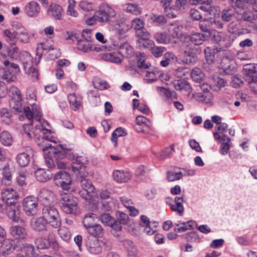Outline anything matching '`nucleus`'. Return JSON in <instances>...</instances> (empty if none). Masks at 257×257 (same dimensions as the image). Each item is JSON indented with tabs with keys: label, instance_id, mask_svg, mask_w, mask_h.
<instances>
[{
	"label": "nucleus",
	"instance_id": "c9c22d12",
	"mask_svg": "<svg viewBox=\"0 0 257 257\" xmlns=\"http://www.w3.org/2000/svg\"><path fill=\"white\" fill-rule=\"evenodd\" d=\"M195 98L200 102H203L206 103L210 102L212 99L211 93H204L203 92L196 93L194 95Z\"/></svg>",
	"mask_w": 257,
	"mask_h": 257
},
{
	"label": "nucleus",
	"instance_id": "c756f323",
	"mask_svg": "<svg viewBox=\"0 0 257 257\" xmlns=\"http://www.w3.org/2000/svg\"><path fill=\"white\" fill-rule=\"evenodd\" d=\"M204 51L206 62L208 64L213 63L215 60V55L217 53V51L215 49L206 47Z\"/></svg>",
	"mask_w": 257,
	"mask_h": 257
},
{
	"label": "nucleus",
	"instance_id": "c03bdc74",
	"mask_svg": "<svg viewBox=\"0 0 257 257\" xmlns=\"http://www.w3.org/2000/svg\"><path fill=\"white\" fill-rule=\"evenodd\" d=\"M77 48L84 53L91 52L92 50L91 44L87 43L83 40H78L77 43Z\"/></svg>",
	"mask_w": 257,
	"mask_h": 257
},
{
	"label": "nucleus",
	"instance_id": "09e8293b",
	"mask_svg": "<svg viewBox=\"0 0 257 257\" xmlns=\"http://www.w3.org/2000/svg\"><path fill=\"white\" fill-rule=\"evenodd\" d=\"M187 242H193L199 240V236L198 233L195 231L189 232L182 235Z\"/></svg>",
	"mask_w": 257,
	"mask_h": 257
},
{
	"label": "nucleus",
	"instance_id": "052dcab7",
	"mask_svg": "<svg viewBox=\"0 0 257 257\" xmlns=\"http://www.w3.org/2000/svg\"><path fill=\"white\" fill-rule=\"evenodd\" d=\"M136 35L141 40H148L150 37V33L145 28L137 31Z\"/></svg>",
	"mask_w": 257,
	"mask_h": 257
},
{
	"label": "nucleus",
	"instance_id": "f3484780",
	"mask_svg": "<svg viewBox=\"0 0 257 257\" xmlns=\"http://www.w3.org/2000/svg\"><path fill=\"white\" fill-rule=\"evenodd\" d=\"M85 244L88 251L92 254H97L102 251V247L97 238L88 237Z\"/></svg>",
	"mask_w": 257,
	"mask_h": 257
},
{
	"label": "nucleus",
	"instance_id": "0e129e2a",
	"mask_svg": "<svg viewBox=\"0 0 257 257\" xmlns=\"http://www.w3.org/2000/svg\"><path fill=\"white\" fill-rule=\"evenodd\" d=\"M116 219L123 225H125L128 223L129 217L128 215L122 212L117 211L116 213Z\"/></svg>",
	"mask_w": 257,
	"mask_h": 257
},
{
	"label": "nucleus",
	"instance_id": "c85d7f7f",
	"mask_svg": "<svg viewBox=\"0 0 257 257\" xmlns=\"http://www.w3.org/2000/svg\"><path fill=\"white\" fill-rule=\"evenodd\" d=\"M23 250L26 257H39V253L36 252L35 246L33 244H25Z\"/></svg>",
	"mask_w": 257,
	"mask_h": 257
},
{
	"label": "nucleus",
	"instance_id": "4c0bfd02",
	"mask_svg": "<svg viewBox=\"0 0 257 257\" xmlns=\"http://www.w3.org/2000/svg\"><path fill=\"white\" fill-rule=\"evenodd\" d=\"M4 35L5 40L11 45H14L17 40V35H16V31L15 32H12L9 30H6L4 31Z\"/></svg>",
	"mask_w": 257,
	"mask_h": 257
},
{
	"label": "nucleus",
	"instance_id": "a18cd8bd",
	"mask_svg": "<svg viewBox=\"0 0 257 257\" xmlns=\"http://www.w3.org/2000/svg\"><path fill=\"white\" fill-rule=\"evenodd\" d=\"M157 91L160 93V94L163 97H165L166 98L169 99L172 97H176V94L175 92L170 91L169 89L163 87H157Z\"/></svg>",
	"mask_w": 257,
	"mask_h": 257
},
{
	"label": "nucleus",
	"instance_id": "37998d69",
	"mask_svg": "<svg viewBox=\"0 0 257 257\" xmlns=\"http://www.w3.org/2000/svg\"><path fill=\"white\" fill-rule=\"evenodd\" d=\"M2 121L7 125L12 123V114L7 109L3 108L0 113Z\"/></svg>",
	"mask_w": 257,
	"mask_h": 257
},
{
	"label": "nucleus",
	"instance_id": "393cba45",
	"mask_svg": "<svg viewBox=\"0 0 257 257\" xmlns=\"http://www.w3.org/2000/svg\"><path fill=\"white\" fill-rule=\"evenodd\" d=\"M31 159V155L27 152L20 153L16 157V162L21 167L27 166L30 162Z\"/></svg>",
	"mask_w": 257,
	"mask_h": 257
},
{
	"label": "nucleus",
	"instance_id": "6ab92c4d",
	"mask_svg": "<svg viewBox=\"0 0 257 257\" xmlns=\"http://www.w3.org/2000/svg\"><path fill=\"white\" fill-rule=\"evenodd\" d=\"M40 11V6L38 3L35 1H32L27 3L25 7V11L26 14L31 18L38 17Z\"/></svg>",
	"mask_w": 257,
	"mask_h": 257
},
{
	"label": "nucleus",
	"instance_id": "f8f14e48",
	"mask_svg": "<svg viewBox=\"0 0 257 257\" xmlns=\"http://www.w3.org/2000/svg\"><path fill=\"white\" fill-rule=\"evenodd\" d=\"M125 51L128 57H131L133 55L135 56L138 68L140 69H148L149 68L150 64L145 62V55L144 53L141 52L135 53L134 48L131 46H127L125 48Z\"/></svg>",
	"mask_w": 257,
	"mask_h": 257
},
{
	"label": "nucleus",
	"instance_id": "4be33fe9",
	"mask_svg": "<svg viewBox=\"0 0 257 257\" xmlns=\"http://www.w3.org/2000/svg\"><path fill=\"white\" fill-rule=\"evenodd\" d=\"M113 180L118 183L127 182L130 180L131 175L127 171L116 170L112 174Z\"/></svg>",
	"mask_w": 257,
	"mask_h": 257
},
{
	"label": "nucleus",
	"instance_id": "6e6d98bb",
	"mask_svg": "<svg viewBox=\"0 0 257 257\" xmlns=\"http://www.w3.org/2000/svg\"><path fill=\"white\" fill-rule=\"evenodd\" d=\"M182 27L174 26L169 28L170 34L174 38H179L182 36Z\"/></svg>",
	"mask_w": 257,
	"mask_h": 257
},
{
	"label": "nucleus",
	"instance_id": "473e14b6",
	"mask_svg": "<svg viewBox=\"0 0 257 257\" xmlns=\"http://www.w3.org/2000/svg\"><path fill=\"white\" fill-rule=\"evenodd\" d=\"M126 135V133L125 132L124 130L121 127H118L116 128L111 134V140L112 143H113L115 147H117V138L119 137H123Z\"/></svg>",
	"mask_w": 257,
	"mask_h": 257
},
{
	"label": "nucleus",
	"instance_id": "412c9836",
	"mask_svg": "<svg viewBox=\"0 0 257 257\" xmlns=\"http://www.w3.org/2000/svg\"><path fill=\"white\" fill-rule=\"evenodd\" d=\"M189 1L192 5L201 3V6L199 7L200 10L208 13L211 16L214 15L213 8L211 6L212 0H189Z\"/></svg>",
	"mask_w": 257,
	"mask_h": 257
},
{
	"label": "nucleus",
	"instance_id": "338daca9",
	"mask_svg": "<svg viewBox=\"0 0 257 257\" xmlns=\"http://www.w3.org/2000/svg\"><path fill=\"white\" fill-rule=\"evenodd\" d=\"M231 145V139L227 138V142L226 143H223L221 145L220 150V154L222 155H226L229 151Z\"/></svg>",
	"mask_w": 257,
	"mask_h": 257
},
{
	"label": "nucleus",
	"instance_id": "79ce46f5",
	"mask_svg": "<svg viewBox=\"0 0 257 257\" xmlns=\"http://www.w3.org/2000/svg\"><path fill=\"white\" fill-rule=\"evenodd\" d=\"M58 229V234L61 238L65 241H68L71 238V233L69 229L65 227Z\"/></svg>",
	"mask_w": 257,
	"mask_h": 257
},
{
	"label": "nucleus",
	"instance_id": "a19ab883",
	"mask_svg": "<svg viewBox=\"0 0 257 257\" xmlns=\"http://www.w3.org/2000/svg\"><path fill=\"white\" fill-rule=\"evenodd\" d=\"M63 176L67 177L66 182L62 181L61 182H58L57 180L55 181V183L57 186H60L61 188L65 190H68L70 188V185L71 183V177L68 173H64Z\"/></svg>",
	"mask_w": 257,
	"mask_h": 257
},
{
	"label": "nucleus",
	"instance_id": "dca6fc26",
	"mask_svg": "<svg viewBox=\"0 0 257 257\" xmlns=\"http://www.w3.org/2000/svg\"><path fill=\"white\" fill-rule=\"evenodd\" d=\"M83 177H81L80 181L82 190L80 191V193L84 199L87 200L91 197V194L94 192L95 187L91 181L84 178Z\"/></svg>",
	"mask_w": 257,
	"mask_h": 257
},
{
	"label": "nucleus",
	"instance_id": "f257e3e1",
	"mask_svg": "<svg viewBox=\"0 0 257 257\" xmlns=\"http://www.w3.org/2000/svg\"><path fill=\"white\" fill-rule=\"evenodd\" d=\"M2 199L5 203L6 211L8 217L14 222H18L20 219V210L16 205L19 198L18 193L13 188L3 189Z\"/></svg>",
	"mask_w": 257,
	"mask_h": 257
},
{
	"label": "nucleus",
	"instance_id": "6e6552de",
	"mask_svg": "<svg viewBox=\"0 0 257 257\" xmlns=\"http://www.w3.org/2000/svg\"><path fill=\"white\" fill-rule=\"evenodd\" d=\"M186 201L185 195H182L181 197L176 196L174 199L171 197L165 198V203L170 207V209L180 216H183L184 212L183 203Z\"/></svg>",
	"mask_w": 257,
	"mask_h": 257
},
{
	"label": "nucleus",
	"instance_id": "f704fd0d",
	"mask_svg": "<svg viewBox=\"0 0 257 257\" xmlns=\"http://www.w3.org/2000/svg\"><path fill=\"white\" fill-rule=\"evenodd\" d=\"M174 151V146L166 148L163 151L159 153H156V157L160 160H165L169 158L173 154Z\"/></svg>",
	"mask_w": 257,
	"mask_h": 257
},
{
	"label": "nucleus",
	"instance_id": "cd10ccee",
	"mask_svg": "<svg viewBox=\"0 0 257 257\" xmlns=\"http://www.w3.org/2000/svg\"><path fill=\"white\" fill-rule=\"evenodd\" d=\"M89 234L92 236V237H100L103 234V228L100 224H95L86 229Z\"/></svg>",
	"mask_w": 257,
	"mask_h": 257
},
{
	"label": "nucleus",
	"instance_id": "2f4dec72",
	"mask_svg": "<svg viewBox=\"0 0 257 257\" xmlns=\"http://www.w3.org/2000/svg\"><path fill=\"white\" fill-rule=\"evenodd\" d=\"M50 10L53 17L56 20H61L63 9L60 5L54 4L50 6Z\"/></svg>",
	"mask_w": 257,
	"mask_h": 257
},
{
	"label": "nucleus",
	"instance_id": "aec40b11",
	"mask_svg": "<svg viewBox=\"0 0 257 257\" xmlns=\"http://www.w3.org/2000/svg\"><path fill=\"white\" fill-rule=\"evenodd\" d=\"M11 235L16 239H25L28 236L27 231L24 226L13 225L10 228Z\"/></svg>",
	"mask_w": 257,
	"mask_h": 257
},
{
	"label": "nucleus",
	"instance_id": "e2e57ef3",
	"mask_svg": "<svg viewBox=\"0 0 257 257\" xmlns=\"http://www.w3.org/2000/svg\"><path fill=\"white\" fill-rule=\"evenodd\" d=\"M182 176L183 174L181 172L174 173L172 171H168L167 172V179L170 182L180 180L182 178Z\"/></svg>",
	"mask_w": 257,
	"mask_h": 257
},
{
	"label": "nucleus",
	"instance_id": "49530a36",
	"mask_svg": "<svg viewBox=\"0 0 257 257\" xmlns=\"http://www.w3.org/2000/svg\"><path fill=\"white\" fill-rule=\"evenodd\" d=\"M76 2L74 0H69L67 10V14L71 17L76 18L78 13L75 10Z\"/></svg>",
	"mask_w": 257,
	"mask_h": 257
},
{
	"label": "nucleus",
	"instance_id": "5fc2aeb1",
	"mask_svg": "<svg viewBox=\"0 0 257 257\" xmlns=\"http://www.w3.org/2000/svg\"><path fill=\"white\" fill-rule=\"evenodd\" d=\"M234 15V10L232 9L223 10L221 13V18L226 22H229Z\"/></svg>",
	"mask_w": 257,
	"mask_h": 257
},
{
	"label": "nucleus",
	"instance_id": "9b49d317",
	"mask_svg": "<svg viewBox=\"0 0 257 257\" xmlns=\"http://www.w3.org/2000/svg\"><path fill=\"white\" fill-rule=\"evenodd\" d=\"M38 203L32 196L26 197L23 201V210L28 216L35 215L38 212Z\"/></svg>",
	"mask_w": 257,
	"mask_h": 257
},
{
	"label": "nucleus",
	"instance_id": "de8ad7c7",
	"mask_svg": "<svg viewBox=\"0 0 257 257\" xmlns=\"http://www.w3.org/2000/svg\"><path fill=\"white\" fill-rule=\"evenodd\" d=\"M213 84L214 87H216L217 88H215L213 90L217 91L220 88L224 87L226 85L227 82L220 77L217 76H213L212 78Z\"/></svg>",
	"mask_w": 257,
	"mask_h": 257
},
{
	"label": "nucleus",
	"instance_id": "0eeeda50",
	"mask_svg": "<svg viewBox=\"0 0 257 257\" xmlns=\"http://www.w3.org/2000/svg\"><path fill=\"white\" fill-rule=\"evenodd\" d=\"M35 244L37 249H48L52 247L55 250L59 248V244L52 231H49L46 237H39L35 240Z\"/></svg>",
	"mask_w": 257,
	"mask_h": 257
},
{
	"label": "nucleus",
	"instance_id": "13d9d810",
	"mask_svg": "<svg viewBox=\"0 0 257 257\" xmlns=\"http://www.w3.org/2000/svg\"><path fill=\"white\" fill-rule=\"evenodd\" d=\"M19 54V50L17 47L11 45L7 50V57L11 59H16Z\"/></svg>",
	"mask_w": 257,
	"mask_h": 257
},
{
	"label": "nucleus",
	"instance_id": "f03ea898",
	"mask_svg": "<svg viewBox=\"0 0 257 257\" xmlns=\"http://www.w3.org/2000/svg\"><path fill=\"white\" fill-rule=\"evenodd\" d=\"M209 38V34H203L195 33L190 35L184 36L183 38L182 48L184 49V54L185 56H188L186 59L185 63H188L191 62V57H193V54L199 53L200 50L199 48H195L196 46L202 45L204 42Z\"/></svg>",
	"mask_w": 257,
	"mask_h": 257
},
{
	"label": "nucleus",
	"instance_id": "58836bf2",
	"mask_svg": "<svg viewBox=\"0 0 257 257\" xmlns=\"http://www.w3.org/2000/svg\"><path fill=\"white\" fill-rule=\"evenodd\" d=\"M175 88L176 90L189 91L191 87L187 81L184 80H180L175 84Z\"/></svg>",
	"mask_w": 257,
	"mask_h": 257
},
{
	"label": "nucleus",
	"instance_id": "774afa93",
	"mask_svg": "<svg viewBox=\"0 0 257 257\" xmlns=\"http://www.w3.org/2000/svg\"><path fill=\"white\" fill-rule=\"evenodd\" d=\"M231 1L235 4L237 8L243 9L247 4H251L253 0H231Z\"/></svg>",
	"mask_w": 257,
	"mask_h": 257
},
{
	"label": "nucleus",
	"instance_id": "72a5a7b5",
	"mask_svg": "<svg viewBox=\"0 0 257 257\" xmlns=\"http://www.w3.org/2000/svg\"><path fill=\"white\" fill-rule=\"evenodd\" d=\"M16 35H17V40H19L22 43H27L30 41L29 34L23 28H20L18 31H16Z\"/></svg>",
	"mask_w": 257,
	"mask_h": 257
},
{
	"label": "nucleus",
	"instance_id": "7c9ffc66",
	"mask_svg": "<svg viewBox=\"0 0 257 257\" xmlns=\"http://www.w3.org/2000/svg\"><path fill=\"white\" fill-rule=\"evenodd\" d=\"M0 142L4 146H10L12 145L13 139L8 132L3 131L0 134Z\"/></svg>",
	"mask_w": 257,
	"mask_h": 257
},
{
	"label": "nucleus",
	"instance_id": "4468645a",
	"mask_svg": "<svg viewBox=\"0 0 257 257\" xmlns=\"http://www.w3.org/2000/svg\"><path fill=\"white\" fill-rule=\"evenodd\" d=\"M72 163V170L77 175L82 177L87 174L85 172V164L88 161L87 158L83 156H77Z\"/></svg>",
	"mask_w": 257,
	"mask_h": 257
},
{
	"label": "nucleus",
	"instance_id": "b1692460",
	"mask_svg": "<svg viewBox=\"0 0 257 257\" xmlns=\"http://www.w3.org/2000/svg\"><path fill=\"white\" fill-rule=\"evenodd\" d=\"M35 177L40 182H46L49 181L53 177L52 173L49 170L39 168L35 171Z\"/></svg>",
	"mask_w": 257,
	"mask_h": 257
},
{
	"label": "nucleus",
	"instance_id": "9d476101",
	"mask_svg": "<svg viewBox=\"0 0 257 257\" xmlns=\"http://www.w3.org/2000/svg\"><path fill=\"white\" fill-rule=\"evenodd\" d=\"M114 10L107 5L101 6L99 10L95 13L97 21L102 23L108 22L111 17L115 16Z\"/></svg>",
	"mask_w": 257,
	"mask_h": 257
},
{
	"label": "nucleus",
	"instance_id": "7ed1b4c3",
	"mask_svg": "<svg viewBox=\"0 0 257 257\" xmlns=\"http://www.w3.org/2000/svg\"><path fill=\"white\" fill-rule=\"evenodd\" d=\"M24 112L26 117L30 121H33V118H34L39 122V124L35 125L36 130H40V131H50L47 128L49 126L48 122L44 119H41L42 113L41 108L39 106L34 104L32 105V109L29 106L24 107Z\"/></svg>",
	"mask_w": 257,
	"mask_h": 257
},
{
	"label": "nucleus",
	"instance_id": "423d86ee",
	"mask_svg": "<svg viewBox=\"0 0 257 257\" xmlns=\"http://www.w3.org/2000/svg\"><path fill=\"white\" fill-rule=\"evenodd\" d=\"M59 204L62 210L66 214L76 215L80 213L77 201L70 194H62Z\"/></svg>",
	"mask_w": 257,
	"mask_h": 257
},
{
	"label": "nucleus",
	"instance_id": "1a4fd4ad",
	"mask_svg": "<svg viewBox=\"0 0 257 257\" xmlns=\"http://www.w3.org/2000/svg\"><path fill=\"white\" fill-rule=\"evenodd\" d=\"M3 63L6 67L4 70L3 79L8 82L15 81L17 79V74L20 72L18 65L14 63H10L8 60L4 61Z\"/></svg>",
	"mask_w": 257,
	"mask_h": 257
},
{
	"label": "nucleus",
	"instance_id": "603ef678",
	"mask_svg": "<svg viewBox=\"0 0 257 257\" xmlns=\"http://www.w3.org/2000/svg\"><path fill=\"white\" fill-rule=\"evenodd\" d=\"M136 123L138 126L144 124L146 127L151 128L152 124L151 121L146 118L145 116L142 115H139L136 118Z\"/></svg>",
	"mask_w": 257,
	"mask_h": 257
},
{
	"label": "nucleus",
	"instance_id": "ddd939ff",
	"mask_svg": "<svg viewBox=\"0 0 257 257\" xmlns=\"http://www.w3.org/2000/svg\"><path fill=\"white\" fill-rule=\"evenodd\" d=\"M25 59L23 60L21 58L22 63L24 69L28 68V74L31 77L33 81L37 80L38 79V70L35 67H31L33 63V59L30 53L26 52L25 53Z\"/></svg>",
	"mask_w": 257,
	"mask_h": 257
},
{
	"label": "nucleus",
	"instance_id": "a878e982",
	"mask_svg": "<svg viewBox=\"0 0 257 257\" xmlns=\"http://www.w3.org/2000/svg\"><path fill=\"white\" fill-rule=\"evenodd\" d=\"M97 218V215L93 213L89 212L86 214L82 221L85 229L95 224V221Z\"/></svg>",
	"mask_w": 257,
	"mask_h": 257
},
{
	"label": "nucleus",
	"instance_id": "69168bd1",
	"mask_svg": "<svg viewBox=\"0 0 257 257\" xmlns=\"http://www.w3.org/2000/svg\"><path fill=\"white\" fill-rule=\"evenodd\" d=\"M199 27L202 31L206 33L205 34H209V36L210 35V22L208 20L204 19L200 21Z\"/></svg>",
	"mask_w": 257,
	"mask_h": 257
},
{
	"label": "nucleus",
	"instance_id": "3c124183",
	"mask_svg": "<svg viewBox=\"0 0 257 257\" xmlns=\"http://www.w3.org/2000/svg\"><path fill=\"white\" fill-rule=\"evenodd\" d=\"M3 178L2 180V183L5 185H9L11 181V175L9 169L6 166L3 169Z\"/></svg>",
	"mask_w": 257,
	"mask_h": 257
},
{
	"label": "nucleus",
	"instance_id": "bf43d9fd",
	"mask_svg": "<svg viewBox=\"0 0 257 257\" xmlns=\"http://www.w3.org/2000/svg\"><path fill=\"white\" fill-rule=\"evenodd\" d=\"M132 27L137 31L143 29L144 27V22L143 20L140 18H136L132 21Z\"/></svg>",
	"mask_w": 257,
	"mask_h": 257
},
{
	"label": "nucleus",
	"instance_id": "a211bd4d",
	"mask_svg": "<svg viewBox=\"0 0 257 257\" xmlns=\"http://www.w3.org/2000/svg\"><path fill=\"white\" fill-rule=\"evenodd\" d=\"M48 222L42 216L35 218L31 222V226L33 230L38 232L47 231Z\"/></svg>",
	"mask_w": 257,
	"mask_h": 257
},
{
	"label": "nucleus",
	"instance_id": "5701e85b",
	"mask_svg": "<svg viewBox=\"0 0 257 257\" xmlns=\"http://www.w3.org/2000/svg\"><path fill=\"white\" fill-rule=\"evenodd\" d=\"M244 79L248 83L254 82L257 85V72L254 67H246L244 69Z\"/></svg>",
	"mask_w": 257,
	"mask_h": 257
},
{
	"label": "nucleus",
	"instance_id": "e433bc0d",
	"mask_svg": "<svg viewBox=\"0 0 257 257\" xmlns=\"http://www.w3.org/2000/svg\"><path fill=\"white\" fill-rule=\"evenodd\" d=\"M22 99L13 98L9 102L10 107L17 112H22L24 108L22 107Z\"/></svg>",
	"mask_w": 257,
	"mask_h": 257
},
{
	"label": "nucleus",
	"instance_id": "8fccbe9b",
	"mask_svg": "<svg viewBox=\"0 0 257 257\" xmlns=\"http://www.w3.org/2000/svg\"><path fill=\"white\" fill-rule=\"evenodd\" d=\"M137 44L138 47L141 49L151 48L152 49V48L154 45V41L150 40V38L148 40H138L137 41Z\"/></svg>",
	"mask_w": 257,
	"mask_h": 257
},
{
	"label": "nucleus",
	"instance_id": "2eb2a0df",
	"mask_svg": "<svg viewBox=\"0 0 257 257\" xmlns=\"http://www.w3.org/2000/svg\"><path fill=\"white\" fill-rule=\"evenodd\" d=\"M37 198L44 206L50 205V204L55 201V194L51 190L42 188L40 190Z\"/></svg>",
	"mask_w": 257,
	"mask_h": 257
},
{
	"label": "nucleus",
	"instance_id": "39448f33",
	"mask_svg": "<svg viewBox=\"0 0 257 257\" xmlns=\"http://www.w3.org/2000/svg\"><path fill=\"white\" fill-rule=\"evenodd\" d=\"M49 149H50L49 155L52 156L55 160H61L64 158L73 160L75 158V155L71 150L64 148L62 145H56L54 147H53L52 145H49L43 147L42 150L45 152Z\"/></svg>",
	"mask_w": 257,
	"mask_h": 257
},
{
	"label": "nucleus",
	"instance_id": "4d7b16f0",
	"mask_svg": "<svg viewBox=\"0 0 257 257\" xmlns=\"http://www.w3.org/2000/svg\"><path fill=\"white\" fill-rule=\"evenodd\" d=\"M158 74L159 77L161 76V73L159 74L157 71H147L146 77L148 78L146 79L147 83H152L155 82L157 80V77L156 75Z\"/></svg>",
	"mask_w": 257,
	"mask_h": 257
},
{
	"label": "nucleus",
	"instance_id": "ea45409f",
	"mask_svg": "<svg viewBox=\"0 0 257 257\" xmlns=\"http://www.w3.org/2000/svg\"><path fill=\"white\" fill-rule=\"evenodd\" d=\"M156 41L161 44H167L170 42V38L166 33H158L154 36Z\"/></svg>",
	"mask_w": 257,
	"mask_h": 257
},
{
	"label": "nucleus",
	"instance_id": "680f3d73",
	"mask_svg": "<svg viewBox=\"0 0 257 257\" xmlns=\"http://www.w3.org/2000/svg\"><path fill=\"white\" fill-rule=\"evenodd\" d=\"M166 50V48L164 47L154 45L152 48L151 53L155 57L157 58L161 57Z\"/></svg>",
	"mask_w": 257,
	"mask_h": 257
},
{
	"label": "nucleus",
	"instance_id": "bb28decb",
	"mask_svg": "<svg viewBox=\"0 0 257 257\" xmlns=\"http://www.w3.org/2000/svg\"><path fill=\"white\" fill-rule=\"evenodd\" d=\"M68 99L71 106L74 110H76L81 105L82 97L75 93L70 94L68 95Z\"/></svg>",
	"mask_w": 257,
	"mask_h": 257
},
{
	"label": "nucleus",
	"instance_id": "864d4df0",
	"mask_svg": "<svg viewBox=\"0 0 257 257\" xmlns=\"http://www.w3.org/2000/svg\"><path fill=\"white\" fill-rule=\"evenodd\" d=\"M94 86L95 88L101 90L107 89L109 87V85L107 82L104 80L98 78L94 82Z\"/></svg>",
	"mask_w": 257,
	"mask_h": 257
},
{
	"label": "nucleus",
	"instance_id": "20e7f679",
	"mask_svg": "<svg viewBox=\"0 0 257 257\" xmlns=\"http://www.w3.org/2000/svg\"><path fill=\"white\" fill-rule=\"evenodd\" d=\"M42 215L52 228L57 229L61 226L62 219L58 209L55 206L45 205L42 209Z\"/></svg>",
	"mask_w": 257,
	"mask_h": 257
}]
</instances>
